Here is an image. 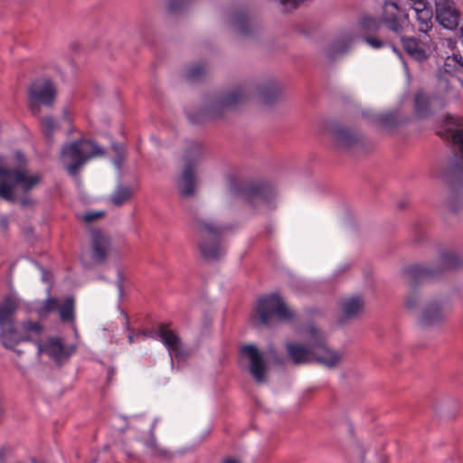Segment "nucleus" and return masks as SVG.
I'll use <instances>...</instances> for the list:
<instances>
[{
    "label": "nucleus",
    "mask_w": 463,
    "mask_h": 463,
    "mask_svg": "<svg viewBox=\"0 0 463 463\" xmlns=\"http://www.w3.org/2000/svg\"><path fill=\"white\" fill-rule=\"evenodd\" d=\"M359 24L364 42L373 49L391 46L393 51H396L392 40L383 34V26H384L401 40L404 52L411 59L422 62L430 57V46L428 43L415 37L405 36L407 33L413 31V25L410 22L406 10L399 6L396 2L384 3L380 19L364 16Z\"/></svg>",
    "instance_id": "1"
},
{
    "label": "nucleus",
    "mask_w": 463,
    "mask_h": 463,
    "mask_svg": "<svg viewBox=\"0 0 463 463\" xmlns=\"http://www.w3.org/2000/svg\"><path fill=\"white\" fill-rule=\"evenodd\" d=\"M19 305V300L13 297L5 298L0 303V341L5 348L12 350L21 343H36L43 331L37 321L26 319L15 324L14 314Z\"/></svg>",
    "instance_id": "2"
},
{
    "label": "nucleus",
    "mask_w": 463,
    "mask_h": 463,
    "mask_svg": "<svg viewBox=\"0 0 463 463\" xmlns=\"http://www.w3.org/2000/svg\"><path fill=\"white\" fill-rule=\"evenodd\" d=\"M14 160L16 165L8 167L10 164L0 156V198L9 202L16 200L17 189L26 194L36 188L43 180L41 173H28L25 170L26 158L22 152L14 154Z\"/></svg>",
    "instance_id": "3"
},
{
    "label": "nucleus",
    "mask_w": 463,
    "mask_h": 463,
    "mask_svg": "<svg viewBox=\"0 0 463 463\" xmlns=\"http://www.w3.org/2000/svg\"><path fill=\"white\" fill-rule=\"evenodd\" d=\"M440 268L428 269L420 265H411L403 269L405 276L412 292L406 298V307L414 309L418 306L419 298L414 292L416 288L425 282L433 280L442 270H455L463 267V255L450 250H444L439 254Z\"/></svg>",
    "instance_id": "4"
},
{
    "label": "nucleus",
    "mask_w": 463,
    "mask_h": 463,
    "mask_svg": "<svg viewBox=\"0 0 463 463\" xmlns=\"http://www.w3.org/2000/svg\"><path fill=\"white\" fill-rule=\"evenodd\" d=\"M308 330L310 340L307 346L293 342L286 344L289 360L296 365L316 360L330 368L335 366L341 361V354L326 347L324 335L315 326Z\"/></svg>",
    "instance_id": "5"
},
{
    "label": "nucleus",
    "mask_w": 463,
    "mask_h": 463,
    "mask_svg": "<svg viewBox=\"0 0 463 463\" xmlns=\"http://www.w3.org/2000/svg\"><path fill=\"white\" fill-rule=\"evenodd\" d=\"M445 128L437 131V134L443 139L451 141L458 148L459 155L454 154L447 160L442 170L441 177L450 187L457 184H463V128L454 129L453 127L460 126L458 118L447 115L443 119Z\"/></svg>",
    "instance_id": "6"
},
{
    "label": "nucleus",
    "mask_w": 463,
    "mask_h": 463,
    "mask_svg": "<svg viewBox=\"0 0 463 463\" xmlns=\"http://www.w3.org/2000/svg\"><path fill=\"white\" fill-rule=\"evenodd\" d=\"M193 229L198 238V248L203 259L217 260L224 254L222 236L226 227L202 218H195Z\"/></svg>",
    "instance_id": "7"
},
{
    "label": "nucleus",
    "mask_w": 463,
    "mask_h": 463,
    "mask_svg": "<svg viewBox=\"0 0 463 463\" xmlns=\"http://www.w3.org/2000/svg\"><path fill=\"white\" fill-rule=\"evenodd\" d=\"M248 99V89L238 86L233 90L219 97L207 109L187 115L192 123H201L205 118H216L227 109L242 104Z\"/></svg>",
    "instance_id": "8"
},
{
    "label": "nucleus",
    "mask_w": 463,
    "mask_h": 463,
    "mask_svg": "<svg viewBox=\"0 0 463 463\" xmlns=\"http://www.w3.org/2000/svg\"><path fill=\"white\" fill-rule=\"evenodd\" d=\"M231 192L246 200L252 206L269 204L275 196L273 187L265 182L244 183L232 178L230 181Z\"/></svg>",
    "instance_id": "9"
},
{
    "label": "nucleus",
    "mask_w": 463,
    "mask_h": 463,
    "mask_svg": "<svg viewBox=\"0 0 463 463\" xmlns=\"http://www.w3.org/2000/svg\"><path fill=\"white\" fill-rule=\"evenodd\" d=\"M254 313L259 318L260 324L263 326H269L274 317L281 321H289L294 317V314L287 307L278 294L260 298Z\"/></svg>",
    "instance_id": "10"
},
{
    "label": "nucleus",
    "mask_w": 463,
    "mask_h": 463,
    "mask_svg": "<svg viewBox=\"0 0 463 463\" xmlns=\"http://www.w3.org/2000/svg\"><path fill=\"white\" fill-rule=\"evenodd\" d=\"M57 95L55 84L49 79L34 80L28 90L29 105L33 115L40 113L42 107L52 108Z\"/></svg>",
    "instance_id": "11"
},
{
    "label": "nucleus",
    "mask_w": 463,
    "mask_h": 463,
    "mask_svg": "<svg viewBox=\"0 0 463 463\" xmlns=\"http://www.w3.org/2000/svg\"><path fill=\"white\" fill-rule=\"evenodd\" d=\"M90 251L89 269L92 266H102L107 263L109 259L116 251L112 242V238L99 229H90Z\"/></svg>",
    "instance_id": "12"
},
{
    "label": "nucleus",
    "mask_w": 463,
    "mask_h": 463,
    "mask_svg": "<svg viewBox=\"0 0 463 463\" xmlns=\"http://www.w3.org/2000/svg\"><path fill=\"white\" fill-rule=\"evenodd\" d=\"M203 155V146L197 142H192L187 147L184 159L186 161L184 169L178 182V187L183 196L188 197L195 192V177L194 166Z\"/></svg>",
    "instance_id": "13"
},
{
    "label": "nucleus",
    "mask_w": 463,
    "mask_h": 463,
    "mask_svg": "<svg viewBox=\"0 0 463 463\" xmlns=\"http://www.w3.org/2000/svg\"><path fill=\"white\" fill-rule=\"evenodd\" d=\"M167 323H161L154 334L159 338L168 350L170 355H174L177 360L182 361L189 357V351L184 345L178 334L172 330ZM140 335L152 337L153 332L146 330L140 331Z\"/></svg>",
    "instance_id": "14"
},
{
    "label": "nucleus",
    "mask_w": 463,
    "mask_h": 463,
    "mask_svg": "<svg viewBox=\"0 0 463 463\" xmlns=\"http://www.w3.org/2000/svg\"><path fill=\"white\" fill-rule=\"evenodd\" d=\"M35 344L38 355L45 354L58 364L66 362L76 350L75 345H64L58 338L54 337L48 338L45 342L37 339Z\"/></svg>",
    "instance_id": "15"
},
{
    "label": "nucleus",
    "mask_w": 463,
    "mask_h": 463,
    "mask_svg": "<svg viewBox=\"0 0 463 463\" xmlns=\"http://www.w3.org/2000/svg\"><path fill=\"white\" fill-rule=\"evenodd\" d=\"M239 353L249 361V372L255 382L264 383L268 365L259 349L254 345H244L240 347Z\"/></svg>",
    "instance_id": "16"
},
{
    "label": "nucleus",
    "mask_w": 463,
    "mask_h": 463,
    "mask_svg": "<svg viewBox=\"0 0 463 463\" xmlns=\"http://www.w3.org/2000/svg\"><path fill=\"white\" fill-rule=\"evenodd\" d=\"M84 141L71 143L61 150V161L70 175H75L85 161Z\"/></svg>",
    "instance_id": "17"
},
{
    "label": "nucleus",
    "mask_w": 463,
    "mask_h": 463,
    "mask_svg": "<svg viewBox=\"0 0 463 463\" xmlns=\"http://www.w3.org/2000/svg\"><path fill=\"white\" fill-rule=\"evenodd\" d=\"M436 19L445 29L455 30L458 26L459 13L449 0H436Z\"/></svg>",
    "instance_id": "18"
},
{
    "label": "nucleus",
    "mask_w": 463,
    "mask_h": 463,
    "mask_svg": "<svg viewBox=\"0 0 463 463\" xmlns=\"http://www.w3.org/2000/svg\"><path fill=\"white\" fill-rule=\"evenodd\" d=\"M364 299L361 296H354L343 298L340 301V307L343 311V317L339 318V323L343 324L347 319L355 318L364 309Z\"/></svg>",
    "instance_id": "19"
},
{
    "label": "nucleus",
    "mask_w": 463,
    "mask_h": 463,
    "mask_svg": "<svg viewBox=\"0 0 463 463\" xmlns=\"http://www.w3.org/2000/svg\"><path fill=\"white\" fill-rule=\"evenodd\" d=\"M59 307V299L49 297L44 300H34L27 307L28 313H34L40 319H44Z\"/></svg>",
    "instance_id": "20"
},
{
    "label": "nucleus",
    "mask_w": 463,
    "mask_h": 463,
    "mask_svg": "<svg viewBox=\"0 0 463 463\" xmlns=\"http://www.w3.org/2000/svg\"><path fill=\"white\" fill-rule=\"evenodd\" d=\"M332 135L337 146L342 148H350L361 142L358 134L343 126L335 128L332 130Z\"/></svg>",
    "instance_id": "21"
},
{
    "label": "nucleus",
    "mask_w": 463,
    "mask_h": 463,
    "mask_svg": "<svg viewBox=\"0 0 463 463\" xmlns=\"http://www.w3.org/2000/svg\"><path fill=\"white\" fill-rule=\"evenodd\" d=\"M257 91L265 105L275 103L281 95L279 85L274 80H269L263 85L257 87Z\"/></svg>",
    "instance_id": "22"
},
{
    "label": "nucleus",
    "mask_w": 463,
    "mask_h": 463,
    "mask_svg": "<svg viewBox=\"0 0 463 463\" xmlns=\"http://www.w3.org/2000/svg\"><path fill=\"white\" fill-rule=\"evenodd\" d=\"M416 13V19L419 31L427 33L432 28L433 12L431 6L426 5L420 7H413Z\"/></svg>",
    "instance_id": "23"
},
{
    "label": "nucleus",
    "mask_w": 463,
    "mask_h": 463,
    "mask_svg": "<svg viewBox=\"0 0 463 463\" xmlns=\"http://www.w3.org/2000/svg\"><path fill=\"white\" fill-rule=\"evenodd\" d=\"M444 315L437 303L429 304L423 310L420 323L424 326L434 325L443 320Z\"/></svg>",
    "instance_id": "24"
},
{
    "label": "nucleus",
    "mask_w": 463,
    "mask_h": 463,
    "mask_svg": "<svg viewBox=\"0 0 463 463\" xmlns=\"http://www.w3.org/2000/svg\"><path fill=\"white\" fill-rule=\"evenodd\" d=\"M430 99L426 93L421 90L416 92L414 96V109L416 114L424 118L427 117L430 113Z\"/></svg>",
    "instance_id": "25"
},
{
    "label": "nucleus",
    "mask_w": 463,
    "mask_h": 463,
    "mask_svg": "<svg viewBox=\"0 0 463 463\" xmlns=\"http://www.w3.org/2000/svg\"><path fill=\"white\" fill-rule=\"evenodd\" d=\"M444 71L448 74L455 75L463 72V58L460 54L448 56L444 61Z\"/></svg>",
    "instance_id": "26"
},
{
    "label": "nucleus",
    "mask_w": 463,
    "mask_h": 463,
    "mask_svg": "<svg viewBox=\"0 0 463 463\" xmlns=\"http://www.w3.org/2000/svg\"><path fill=\"white\" fill-rule=\"evenodd\" d=\"M56 311H58L61 321H71L74 316V299L71 297H67L61 305L59 303V307Z\"/></svg>",
    "instance_id": "27"
},
{
    "label": "nucleus",
    "mask_w": 463,
    "mask_h": 463,
    "mask_svg": "<svg viewBox=\"0 0 463 463\" xmlns=\"http://www.w3.org/2000/svg\"><path fill=\"white\" fill-rule=\"evenodd\" d=\"M133 194V190L129 186L118 185L111 196V203L115 206H121L128 202Z\"/></svg>",
    "instance_id": "28"
},
{
    "label": "nucleus",
    "mask_w": 463,
    "mask_h": 463,
    "mask_svg": "<svg viewBox=\"0 0 463 463\" xmlns=\"http://www.w3.org/2000/svg\"><path fill=\"white\" fill-rule=\"evenodd\" d=\"M234 23L239 32L242 35L249 36L251 34L249 18L246 14H244L243 12L237 13Z\"/></svg>",
    "instance_id": "29"
},
{
    "label": "nucleus",
    "mask_w": 463,
    "mask_h": 463,
    "mask_svg": "<svg viewBox=\"0 0 463 463\" xmlns=\"http://www.w3.org/2000/svg\"><path fill=\"white\" fill-rule=\"evenodd\" d=\"M206 73L205 67L201 63L192 65L186 71V79L190 81H195L202 79Z\"/></svg>",
    "instance_id": "30"
},
{
    "label": "nucleus",
    "mask_w": 463,
    "mask_h": 463,
    "mask_svg": "<svg viewBox=\"0 0 463 463\" xmlns=\"http://www.w3.org/2000/svg\"><path fill=\"white\" fill-rule=\"evenodd\" d=\"M375 119L384 128H392L398 125L397 115L393 112L379 115Z\"/></svg>",
    "instance_id": "31"
},
{
    "label": "nucleus",
    "mask_w": 463,
    "mask_h": 463,
    "mask_svg": "<svg viewBox=\"0 0 463 463\" xmlns=\"http://www.w3.org/2000/svg\"><path fill=\"white\" fill-rule=\"evenodd\" d=\"M112 150L115 153L114 164L119 169L126 159V148L121 144L114 143L112 145Z\"/></svg>",
    "instance_id": "32"
},
{
    "label": "nucleus",
    "mask_w": 463,
    "mask_h": 463,
    "mask_svg": "<svg viewBox=\"0 0 463 463\" xmlns=\"http://www.w3.org/2000/svg\"><path fill=\"white\" fill-rule=\"evenodd\" d=\"M109 424L113 430L120 433L124 432L128 428L127 419L118 415H112L109 418Z\"/></svg>",
    "instance_id": "33"
},
{
    "label": "nucleus",
    "mask_w": 463,
    "mask_h": 463,
    "mask_svg": "<svg viewBox=\"0 0 463 463\" xmlns=\"http://www.w3.org/2000/svg\"><path fill=\"white\" fill-rule=\"evenodd\" d=\"M56 128L55 120L51 117H46L42 118V128L43 132L47 137H50L52 131Z\"/></svg>",
    "instance_id": "34"
},
{
    "label": "nucleus",
    "mask_w": 463,
    "mask_h": 463,
    "mask_svg": "<svg viewBox=\"0 0 463 463\" xmlns=\"http://www.w3.org/2000/svg\"><path fill=\"white\" fill-rule=\"evenodd\" d=\"M190 0H169L168 11L172 14H177L184 9Z\"/></svg>",
    "instance_id": "35"
},
{
    "label": "nucleus",
    "mask_w": 463,
    "mask_h": 463,
    "mask_svg": "<svg viewBox=\"0 0 463 463\" xmlns=\"http://www.w3.org/2000/svg\"><path fill=\"white\" fill-rule=\"evenodd\" d=\"M105 154V150L92 140L89 139V159L95 156H101Z\"/></svg>",
    "instance_id": "36"
},
{
    "label": "nucleus",
    "mask_w": 463,
    "mask_h": 463,
    "mask_svg": "<svg viewBox=\"0 0 463 463\" xmlns=\"http://www.w3.org/2000/svg\"><path fill=\"white\" fill-rule=\"evenodd\" d=\"M105 213H106L105 211H90L89 210V223L95 220L104 217Z\"/></svg>",
    "instance_id": "37"
},
{
    "label": "nucleus",
    "mask_w": 463,
    "mask_h": 463,
    "mask_svg": "<svg viewBox=\"0 0 463 463\" xmlns=\"http://www.w3.org/2000/svg\"><path fill=\"white\" fill-rule=\"evenodd\" d=\"M346 51V47L345 45H342L338 51L335 50V44L332 45V47L327 51V56L330 59H334L336 52L344 53Z\"/></svg>",
    "instance_id": "38"
},
{
    "label": "nucleus",
    "mask_w": 463,
    "mask_h": 463,
    "mask_svg": "<svg viewBox=\"0 0 463 463\" xmlns=\"http://www.w3.org/2000/svg\"><path fill=\"white\" fill-rule=\"evenodd\" d=\"M9 454H10L9 449L1 448L0 449V463H5Z\"/></svg>",
    "instance_id": "39"
},
{
    "label": "nucleus",
    "mask_w": 463,
    "mask_h": 463,
    "mask_svg": "<svg viewBox=\"0 0 463 463\" xmlns=\"http://www.w3.org/2000/svg\"><path fill=\"white\" fill-rule=\"evenodd\" d=\"M115 369L114 367H108L107 369V383L110 384L112 383V380L115 376Z\"/></svg>",
    "instance_id": "40"
},
{
    "label": "nucleus",
    "mask_w": 463,
    "mask_h": 463,
    "mask_svg": "<svg viewBox=\"0 0 463 463\" xmlns=\"http://www.w3.org/2000/svg\"><path fill=\"white\" fill-rule=\"evenodd\" d=\"M140 336V333L131 332L128 335V343L133 344L136 340H137Z\"/></svg>",
    "instance_id": "41"
},
{
    "label": "nucleus",
    "mask_w": 463,
    "mask_h": 463,
    "mask_svg": "<svg viewBox=\"0 0 463 463\" xmlns=\"http://www.w3.org/2000/svg\"><path fill=\"white\" fill-rule=\"evenodd\" d=\"M412 2V8L413 7H420L427 5L426 0H411Z\"/></svg>",
    "instance_id": "42"
},
{
    "label": "nucleus",
    "mask_w": 463,
    "mask_h": 463,
    "mask_svg": "<svg viewBox=\"0 0 463 463\" xmlns=\"http://www.w3.org/2000/svg\"><path fill=\"white\" fill-rule=\"evenodd\" d=\"M118 288L119 289V292L122 293L123 292V276H122V273L120 271H118Z\"/></svg>",
    "instance_id": "43"
},
{
    "label": "nucleus",
    "mask_w": 463,
    "mask_h": 463,
    "mask_svg": "<svg viewBox=\"0 0 463 463\" xmlns=\"http://www.w3.org/2000/svg\"><path fill=\"white\" fill-rule=\"evenodd\" d=\"M222 463H241V462L235 458L227 457L222 459Z\"/></svg>",
    "instance_id": "44"
},
{
    "label": "nucleus",
    "mask_w": 463,
    "mask_h": 463,
    "mask_svg": "<svg viewBox=\"0 0 463 463\" xmlns=\"http://www.w3.org/2000/svg\"><path fill=\"white\" fill-rule=\"evenodd\" d=\"M155 453L156 456H159V457H167V455H168V452L166 450L158 449H156Z\"/></svg>",
    "instance_id": "45"
},
{
    "label": "nucleus",
    "mask_w": 463,
    "mask_h": 463,
    "mask_svg": "<svg viewBox=\"0 0 463 463\" xmlns=\"http://www.w3.org/2000/svg\"><path fill=\"white\" fill-rule=\"evenodd\" d=\"M358 449H359V453L362 455V457H361V462H362V463H364V449H363V448H358ZM379 463H384V462H383V460H381V461H379Z\"/></svg>",
    "instance_id": "46"
},
{
    "label": "nucleus",
    "mask_w": 463,
    "mask_h": 463,
    "mask_svg": "<svg viewBox=\"0 0 463 463\" xmlns=\"http://www.w3.org/2000/svg\"><path fill=\"white\" fill-rule=\"evenodd\" d=\"M42 271H43V280L47 281L48 280V278H47L48 273L43 269H42Z\"/></svg>",
    "instance_id": "47"
},
{
    "label": "nucleus",
    "mask_w": 463,
    "mask_h": 463,
    "mask_svg": "<svg viewBox=\"0 0 463 463\" xmlns=\"http://www.w3.org/2000/svg\"><path fill=\"white\" fill-rule=\"evenodd\" d=\"M80 219L84 222H87V213H83L80 215Z\"/></svg>",
    "instance_id": "48"
},
{
    "label": "nucleus",
    "mask_w": 463,
    "mask_h": 463,
    "mask_svg": "<svg viewBox=\"0 0 463 463\" xmlns=\"http://www.w3.org/2000/svg\"><path fill=\"white\" fill-rule=\"evenodd\" d=\"M460 41L463 43V26L460 29V35H459Z\"/></svg>",
    "instance_id": "49"
},
{
    "label": "nucleus",
    "mask_w": 463,
    "mask_h": 463,
    "mask_svg": "<svg viewBox=\"0 0 463 463\" xmlns=\"http://www.w3.org/2000/svg\"><path fill=\"white\" fill-rule=\"evenodd\" d=\"M27 203H28V200H27V199H24V200L22 201V204H23V205H26Z\"/></svg>",
    "instance_id": "50"
},
{
    "label": "nucleus",
    "mask_w": 463,
    "mask_h": 463,
    "mask_svg": "<svg viewBox=\"0 0 463 463\" xmlns=\"http://www.w3.org/2000/svg\"><path fill=\"white\" fill-rule=\"evenodd\" d=\"M126 328H127L128 330H129V329H130V328H129V325H128V322H127V325H126Z\"/></svg>",
    "instance_id": "51"
}]
</instances>
